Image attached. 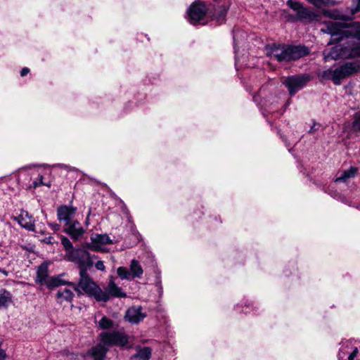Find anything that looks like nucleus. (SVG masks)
Masks as SVG:
<instances>
[{"label":"nucleus","instance_id":"35","mask_svg":"<svg viewBox=\"0 0 360 360\" xmlns=\"http://www.w3.org/2000/svg\"><path fill=\"white\" fill-rule=\"evenodd\" d=\"M6 354L3 349L0 348V360H5Z\"/></svg>","mask_w":360,"mask_h":360},{"label":"nucleus","instance_id":"7","mask_svg":"<svg viewBox=\"0 0 360 360\" xmlns=\"http://www.w3.org/2000/svg\"><path fill=\"white\" fill-rule=\"evenodd\" d=\"M66 260L75 263L78 265L79 271L83 269L88 270L94 265V259L95 255H91L83 247L80 248H75L68 255H65Z\"/></svg>","mask_w":360,"mask_h":360},{"label":"nucleus","instance_id":"15","mask_svg":"<svg viewBox=\"0 0 360 360\" xmlns=\"http://www.w3.org/2000/svg\"><path fill=\"white\" fill-rule=\"evenodd\" d=\"M146 316V314L142 311L141 307H132L129 308L125 314L124 318L131 323H138Z\"/></svg>","mask_w":360,"mask_h":360},{"label":"nucleus","instance_id":"2","mask_svg":"<svg viewBox=\"0 0 360 360\" xmlns=\"http://www.w3.org/2000/svg\"><path fill=\"white\" fill-rule=\"evenodd\" d=\"M100 338L101 342L87 352L86 360H104L108 351L107 347L124 346L128 341L127 335L120 331L103 332L100 334Z\"/></svg>","mask_w":360,"mask_h":360},{"label":"nucleus","instance_id":"4","mask_svg":"<svg viewBox=\"0 0 360 360\" xmlns=\"http://www.w3.org/2000/svg\"><path fill=\"white\" fill-rule=\"evenodd\" d=\"M68 284L75 291L79 292V288L82 289L84 293L93 297L98 302L108 301V295L89 276L87 270L79 271V281L77 285L72 283Z\"/></svg>","mask_w":360,"mask_h":360},{"label":"nucleus","instance_id":"18","mask_svg":"<svg viewBox=\"0 0 360 360\" xmlns=\"http://www.w3.org/2000/svg\"><path fill=\"white\" fill-rule=\"evenodd\" d=\"M91 239L92 241V249L94 250H98L102 245L111 243L109 236L106 234L92 235Z\"/></svg>","mask_w":360,"mask_h":360},{"label":"nucleus","instance_id":"14","mask_svg":"<svg viewBox=\"0 0 360 360\" xmlns=\"http://www.w3.org/2000/svg\"><path fill=\"white\" fill-rule=\"evenodd\" d=\"M64 231L75 241L80 240L85 233V230L77 220L65 226Z\"/></svg>","mask_w":360,"mask_h":360},{"label":"nucleus","instance_id":"33","mask_svg":"<svg viewBox=\"0 0 360 360\" xmlns=\"http://www.w3.org/2000/svg\"><path fill=\"white\" fill-rule=\"evenodd\" d=\"M50 226L54 231H58L60 229V226L58 224H56V223L50 224Z\"/></svg>","mask_w":360,"mask_h":360},{"label":"nucleus","instance_id":"38","mask_svg":"<svg viewBox=\"0 0 360 360\" xmlns=\"http://www.w3.org/2000/svg\"><path fill=\"white\" fill-rule=\"evenodd\" d=\"M51 238L50 237V238L48 239V241H47V242H48V243H51Z\"/></svg>","mask_w":360,"mask_h":360},{"label":"nucleus","instance_id":"13","mask_svg":"<svg viewBox=\"0 0 360 360\" xmlns=\"http://www.w3.org/2000/svg\"><path fill=\"white\" fill-rule=\"evenodd\" d=\"M77 208L70 205H62L57 209L58 220L64 226L73 221Z\"/></svg>","mask_w":360,"mask_h":360},{"label":"nucleus","instance_id":"21","mask_svg":"<svg viewBox=\"0 0 360 360\" xmlns=\"http://www.w3.org/2000/svg\"><path fill=\"white\" fill-rule=\"evenodd\" d=\"M13 302L11 293L4 289H0V310L7 309Z\"/></svg>","mask_w":360,"mask_h":360},{"label":"nucleus","instance_id":"32","mask_svg":"<svg viewBox=\"0 0 360 360\" xmlns=\"http://www.w3.org/2000/svg\"><path fill=\"white\" fill-rule=\"evenodd\" d=\"M29 72H30V69L28 68H24L22 69V70L20 72V75L22 77H24V76L27 75Z\"/></svg>","mask_w":360,"mask_h":360},{"label":"nucleus","instance_id":"8","mask_svg":"<svg viewBox=\"0 0 360 360\" xmlns=\"http://www.w3.org/2000/svg\"><path fill=\"white\" fill-rule=\"evenodd\" d=\"M338 360H360V342L343 340L340 344Z\"/></svg>","mask_w":360,"mask_h":360},{"label":"nucleus","instance_id":"19","mask_svg":"<svg viewBox=\"0 0 360 360\" xmlns=\"http://www.w3.org/2000/svg\"><path fill=\"white\" fill-rule=\"evenodd\" d=\"M72 288H60L56 294V298L59 303H63V302H72L75 295L72 291Z\"/></svg>","mask_w":360,"mask_h":360},{"label":"nucleus","instance_id":"5","mask_svg":"<svg viewBox=\"0 0 360 360\" xmlns=\"http://www.w3.org/2000/svg\"><path fill=\"white\" fill-rule=\"evenodd\" d=\"M295 13V15H289L288 20L289 21H301L307 20L311 22L314 21H319L321 18V15L309 8L304 7L303 4L297 1L288 0L286 2Z\"/></svg>","mask_w":360,"mask_h":360},{"label":"nucleus","instance_id":"34","mask_svg":"<svg viewBox=\"0 0 360 360\" xmlns=\"http://www.w3.org/2000/svg\"><path fill=\"white\" fill-rule=\"evenodd\" d=\"M226 10L224 8L222 11H220V14H219V17L217 18L218 20H219L220 18H224V16L226 15Z\"/></svg>","mask_w":360,"mask_h":360},{"label":"nucleus","instance_id":"36","mask_svg":"<svg viewBox=\"0 0 360 360\" xmlns=\"http://www.w3.org/2000/svg\"><path fill=\"white\" fill-rule=\"evenodd\" d=\"M316 129H315V125L311 127L310 130L309 131V133H314Z\"/></svg>","mask_w":360,"mask_h":360},{"label":"nucleus","instance_id":"25","mask_svg":"<svg viewBox=\"0 0 360 360\" xmlns=\"http://www.w3.org/2000/svg\"><path fill=\"white\" fill-rule=\"evenodd\" d=\"M325 15L335 20H346L345 15L338 10L326 11Z\"/></svg>","mask_w":360,"mask_h":360},{"label":"nucleus","instance_id":"12","mask_svg":"<svg viewBox=\"0 0 360 360\" xmlns=\"http://www.w3.org/2000/svg\"><path fill=\"white\" fill-rule=\"evenodd\" d=\"M309 79L308 75H299L286 77L283 83L288 88L290 95L293 96L305 86Z\"/></svg>","mask_w":360,"mask_h":360},{"label":"nucleus","instance_id":"39","mask_svg":"<svg viewBox=\"0 0 360 360\" xmlns=\"http://www.w3.org/2000/svg\"><path fill=\"white\" fill-rule=\"evenodd\" d=\"M22 174H23V172H21L20 176H22Z\"/></svg>","mask_w":360,"mask_h":360},{"label":"nucleus","instance_id":"20","mask_svg":"<svg viewBox=\"0 0 360 360\" xmlns=\"http://www.w3.org/2000/svg\"><path fill=\"white\" fill-rule=\"evenodd\" d=\"M41 170V168H38L37 169L32 171V172L30 174L31 176H37V177L33 180L32 184H29L27 186L28 188H36L37 187H38L41 185H44L48 187L51 186L50 184H46V183L43 182V172Z\"/></svg>","mask_w":360,"mask_h":360},{"label":"nucleus","instance_id":"17","mask_svg":"<svg viewBox=\"0 0 360 360\" xmlns=\"http://www.w3.org/2000/svg\"><path fill=\"white\" fill-rule=\"evenodd\" d=\"M16 220L22 227L29 231L34 230V220L27 212H22L16 217Z\"/></svg>","mask_w":360,"mask_h":360},{"label":"nucleus","instance_id":"3","mask_svg":"<svg viewBox=\"0 0 360 360\" xmlns=\"http://www.w3.org/2000/svg\"><path fill=\"white\" fill-rule=\"evenodd\" d=\"M309 53L304 46H291L273 44L267 48V55L279 62L295 60Z\"/></svg>","mask_w":360,"mask_h":360},{"label":"nucleus","instance_id":"37","mask_svg":"<svg viewBox=\"0 0 360 360\" xmlns=\"http://www.w3.org/2000/svg\"><path fill=\"white\" fill-rule=\"evenodd\" d=\"M0 272H1L2 274H4L5 276H6V275H7V272H6L5 270H4V269H0Z\"/></svg>","mask_w":360,"mask_h":360},{"label":"nucleus","instance_id":"27","mask_svg":"<svg viewBox=\"0 0 360 360\" xmlns=\"http://www.w3.org/2000/svg\"><path fill=\"white\" fill-rule=\"evenodd\" d=\"M310 4L314 5L316 7H321L323 6H329L333 4L332 0H307Z\"/></svg>","mask_w":360,"mask_h":360},{"label":"nucleus","instance_id":"24","mask_svg":"<svg viewBox=\"0 0 360 360\" xmlns=\"http://www.w3.org/2000/svg\"><path fill=\"white\" fill-rule=\"evenodd\" d=\"M134 356L139 358L140 360H148L151 356V349L147 347L139 349Z\"/></svg>","mask_w":360,"mask_h":360},{"label":"nucleus","instance_id":"9","mask_svg":"<svg viewBox=\"0 0 360 360\" xmlns=\"http://www.w3.org/2000/svg\"><path fill=\"white\" fill-rule=\"evenodd\" d=\"M36 283L41 285H46L49 289L67 283L62 280L61 275L50 277L49 276L48 266L46 264H41L38 267Z\"/></svg>","mask_w":360,"mask_h":360},{"label":"nucleus","instance_id":"16","mask_svg":"<svg viewBox=\"0 0 360 360\" xmlns=\"http://www.w3.org/2000/svg\"><path fill=\"white\" fill-rule=\"evenodd\" d=\"M103 291L108 295V300L110 297H125L127 296L122 289L117 286L112 280L109 281L105 290Z\"/></svg>","mask_w":360,"mask_h":360},{"label":"nucleus","instance_id":"26","mask_svg":"<svg viewBox=\"0 0 360 360\" xmlns=\"http://www.w3.org/2000/svg\"><path fill=\"white\" fill-rule=\"evenodd\" d=\"M61 243L65 250V255H68V252L73 250L75 248L72 246L71 241L65 236L61 237Z\"/></svg>","mask_w":360,"mask_h":360},{"label":"nucleus","instance_id":"29","mask_svg":"<svg viewBox=\"0 0 360 360\" xmlns=\"http://www.w3.org/2000/svg\"><path fill=\"white\" fill-rule=\"evenodd\" d=\"M95 267L98 270L102 271H105V265H104L103 261H98V262H96V264H95Z\"/></svg>","mask_w":360,"mask_h":360},{"label":"nucleus","instance_id":"10","mask_svg":"<svg viewBox=\"0 0 360 360\" xmlns=\"http://www.w3.org/2000/svg\"><path fill=\"white\" fill-rule=\"evenodd\" d=\"M207 13V8L205 4L200 0H197L190 6L187 11L188 20L193 25L197 23L205 24L202 21Z\"/></svg>","mask_w":360,"mask_h":360},{"label":"nucleus","instance_id":"22","mask_svg":"<svg viewBox=\"0 0 360 360\" xmlns=\"http://www.w3.org/2000/svg\"><path fill=\"white\" fill-rule=\"evenodd\" d=\"M95 323L96 326L102 330H107L114 328V322L109 318L103 316L99 321L96 319Z\"/></svg>","mask_w":360,"mask_h":360},{"label":"nucleus","instance_id":"28","mask_svg":"<svg viewBox=\"0 0 360 360\" xmlns=\"http://www.w3.org/2000/svg\"><path fill=\"white\" fill-rule=\"evenodd\" d=\"M353 127L355 130L360 131V114L356 116L353 122Z\"/></svg>","mask_w":360,"mask_h":360},{"label":"nucleus","instance_id":"31","mask_svg":"<svg viewBox=\"0 0 360 360\" xmlns=\"http://www.w3.org/2000/svg\"><path fill=\"white\" fill-rule=\"evenodd\" d=\"M236 41H237V39L236 38V35L234 34L233 35V43H234L233 49H234V53H235L236 64H237V63H238V58H237L238 50H237V47H236Z\"/></svg>","mask_w":360,"mask_h":360},{"label":"nucleus","instance_id":"30","mask_svg":"<svg viewBox=\"0 0 360 360\" xmlns=\"http://www.w3.org/2000/svg\"><path fill=\"white\" fill-rule=\"evenodd\" d=\"M356 6L352 8L351 13L352 15L360 11V0H356Z\"/></svg>","mask_w":360,"mask_h":360},{"label":"nucleus","instance_id":"11","mask_svg":"<svg viewBox=\"0 0 360 360\" xmlns=\"http://www.w3.org/2000/svg\"><path fill=\"white\" fill-rule=\"evenodd\" d=\"M129 271L123 266H120L117 269V274L121 279L132 280L135 278H140L143 274V270L138 260L132 259L129 265Z\"/></svg>","mask_w":360,"mask_h":360},{"label":"nucleus","instance_id":"1","mask_svg":"<svg viewBox=\"0 0 360 360\" xmlns=\"http://www.w3.org/2000/svg\"><path fill=\"white\" fill-rule=\"evenodd\" d=\"M354 27L356 31L345 26V23L326 21L323 24L321 31L330 34L331 37L328 44L338 42L343 43L332 48L331 50H325L323 56L325 60H337L338 58H360V22H355Z\"/></svg>","mask_w":360,"mask_h":360},{"label":"nucleus","instance_id":"23","mask_svg":"<svg viewBox=\"0 0 360 360\" xmlns=\"http://www.w3.org/2000/svg\"><path fill=\"white\" fill-rule=\"evenodd\" d=\"M356 172V168L351 167L349 169L341 172L340 176L336 178L335 181L346 182L349 179L354 177Z\"/></svg>","mask_w":360,"mask_h":360},{"label":"nucleus","instance_id":"6","mask_svg":"<svg viewBox=\"0 0 360 360\" xmlns=\"http://www.w3.org/2000/svg\"><path fill=\"white\" fill-rule=\"evenodd\" d=\"M359 68V66L355 63H347L335 69L330 68L323 71L322 77L332 80L335 84H340L342 79L357 72Z\"/></svg>","mask_w":360,"mask_h":360}]
</instances>
